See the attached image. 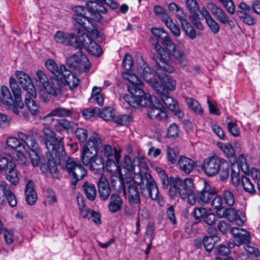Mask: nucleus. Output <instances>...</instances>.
<instances>
[{"mask_svg":"<svg viewBox=\"0 0 260 260\" xmlns=\"http://www.w3.org/2000/svg\"><path fill=\"white\" fill-rule=\"evenodd\" d=\"M45 146L48 150L46 158L41 164L40 169L43 173L55 174L58 164L65 162L66 169L71 178V185L73 189L77 182L83 179L87 173L84 168L73 158L63 156L65 154L61 141L56 138L55 132L49 128L43 129Z\"/></svg>","mask_w":260,"mask_h":260,"instance_id":"obj_1","label":"nucleus"},{"mask_svg":"<svg viewBox=\"0 0 260 260\" xmlns=\"http://www.w3.org/2000/svg\"><path fill=\"white\" fill-rule=\"evenodd\" d=\"M86 5L91 13V17H88L84 15H73V19L75 21V25L77 27H82L92 36L95 37L99 41H102L104 38L103 35L100 33L95 26V22L101 18L100 13H106L107 10L102 7L98 3L93 1H88Z\"/></svg>","mask_w":260,"mask_h":260,"instance_id":"obj_2","label":"nucleus"},{"mask_svg":"<svg viewBox=\"0 0 260 260\" xmlns=\"http://www.w3.org/2000/svg\"><path fill=\"white\" fill-rule=\"evenodd\" d=\"M101 144V140L98 134L94 133L84 145L83 149V164L84 166H89V169L94 173H97L104 168V159L97 155L98 148Z\"/></svg>","mask_w":260,"mask_h":260,"instance_id":"obj_3","label":"nucleus"},{"mask_svg":"<svg viewBox=\"0 0 260 260\" xmlns=\"http://www.w3.org/2000/svg\"><path fill=\"white\" fill-rule=\"evenodd\" d=\"M202 168L208 176H213L219 173V178L222 181L226 180L229 175L228 162L218 157H208L204 159Z\"/></svg>","mask_w":260,"mask_h":260,"instance_id":"obj_4","label":"nucleus"},{"mask_svg":"<svg viewBox=\"0 0 260 260\" xmlns=\"http://www.w3.org/2000/svg\"><path fill=\"white\" fill-rule=\"evenodd\" d=\"M53 87L48 88L49 94L54 96H60L66 84L68 85L71 89L77 87L80 83V80L76 75L67 68L59 78L53 77L51 78Z\"/></svg>","mask_w":260,"mask_h":260,"instance_id":"obj_5","label":"nucleus"},{"mask_svg":"<svg viewBox=\"0 0 260 260\" xmlns=\"http://www.w3.org/2000/svg\"><path fill=\"white\" fill-rule=\"evenodd\" d=\"M17 135L19 139L23 141L30 149L29 156L32 165L34 167L39 166L40 162L39 144L35 139V137L40 135L38 131L36 128H32L28 131L27 134L19 132Z\"/></svg>","mask_w":260,"mask_h":260,"instance_id":"obj_6","label":"nucleus"},{"mask_svg":"<svg viewBox=\"0 0 260 260\" xmlns=\"http://www.w3.org/2000/svg\"><path fill=\"white\" fill-rule=\"evenodd\" d=\"M143 84L138 85H129L127 87L129 92L131 93V96H125V100L129 106L135 108L146 106L150 104V100L156 101V96L150 94L145 93L143 90Z\"/></svg>","mask_w":260,"mask_h":260,"instance_id":"obj_7","label":"nucleus"},{"mask_svg":"<svg viewBox=\"0 0 260 260\" xmlns=\"http://www.w3.org/2000/svg\"><path fill=\"white\" fill-rule=\"evenodd\" d=\"M153 71L157 74L160 81L159 83L157 81L155 85H153V89L157 93H168V91H172L175 89V81L170 78L165 73L166 72L162 68H153ZM167 73H168L167 72Z\"/></svg>","mask_w":260,"mask_h":260,"instance_id":"obj_8","label":"nucleus"},{"mask_svg":"<svg viewBox=\"0 0 260 260\" xmlns=\"http://www.w3.org/2000/svg\"><path fill=\"white\" fill-rule=\"evenodd\" d=\"M102 151L104 157L107 158L106 166L107 171L112 172L114 170H118L121 150L117 148L113 149L110 145H105L103 146Z\"/></svg>","mask_w":260,"mask_h":260,"instance_id":"obj_9","label":"nucleus"},{"mask_svg":"<svg viewBox=\"0 0 260 260\" xmlns=\"http://www.w3.org/2000/svg\"><path fill=\"white\" fill-rule=\"evenodd\" d=\"M156 51L160 55V59L159 63L153 67V68H161L168 73H173L175 69L173 66L170 64L171 61V56L170 53L162 48L157 41L154 45Z\"/></svg>","mask_w":260,"mask_h":260,"instance_id":"obj_10","label":"nucleus"},{"mask_svg":"<svg viewBox=\"0 0 260 260\" xmlns=\"http://www.w3.org/2000/svg\"><path fill=\"white\" fill-rule=\"evenodd\" d=\"M146 186L141 188V194L146 198H151L153 200H158V203L162 205L163 201L158 197V189L155 180L151 175H146Z\"/></svg>","mask_w":260,"mask_h":260,"instance_id":"obj_11","label":"nucleus"},{"mask_svg":"<svg viewBox=\"0 0 260 260\" xmlns=\"http://www.w3.org/2000/svg\"><path fill=\"white\" fill-rule=\"evenodd\" d=\"M150 104H147L143 107H148L147 115L149 118L152 120H163L167 117V114L164 109L161 108V104L159 102L158 99L156 97V101L150 100Z\"/></svg>","mask_w":260,"mask_h":260,"instance_id":"obj_12","label":"nucleus"},{"mask_svg":"<svg viewBox=\"0 0 260 260\" xmlns=\"http://www.w3.org/2000/svg\"><path fill=\"white\" fill-rule=\"evenodd\" d=\"M178 180L180 181L179 184L175 185L176 189L174 190V195L170 196V197L173 199L178 194L182 199L185 200L193 189V180L192 179L189 178L182 181L180 178Z\"/></svg>","mask_w":260,"mask_h":260,"instance_id":"obj_13","label":"nucleus"},{"mask_svg":"<svg viewBox=\"0 0 260 260\" xmlns=\"http://www.w3.org/2000/svg\"><path fill=\"white\" fill-rule=\"evenodd\" d=\"M16 75L18 83L26 91L25 94L31 93V96H35L36 95V88L29 76L22 71H16Z\"/></svg>","mask_w":260,"mask_h":260,"instance_id":"obj_14","label":"nucleus"},{"mask_svg":"<svg viewBox=\"0 0 260 260\" xmlns=\"http://www.w3.org/2000/svg\"><path fill=\"white\" fill-rule=\"evenodd\" d=\"M208 7L212 15L220 23L230 26L234 25L233 20L222 9L212 3L209 4Z\"/></svg>","mask_w":260,"mask_h":260,"instance_id":"obj_15","label":"nucleus"},{"mask_svg":"<svg viewBox=\"0 0 260 260\" xmlns=\"http://www.w3.org/2000/svg\"><path fill=\"white\" fill-rule=\"evenodd\" d=\"M157 93L159 94L161 100L167 107L170 110L174 112L176 116L179 118L183 117L184 113L180 110L178 103L171 97L168 93L164 92Z\"/></svg>","mask_w":260,"mask_h":260,"instance_id":"obj_16","label":"nucleus"},{"mask_svg":"<svg viewBox=\"0 0 260 260\" xmlns=\"http://www.w3.org/2000/svg\"><path fill=\"white\" fill-rule=\"evenodd\" d=\"M224 214L225 218L230 222H234L239 226H242L246 220L245 214L234 208L226 209Z\"/></svg>","mask_w":260,"mask_h":260,"instance_id":"obj_17","label":"nucleus"},{"mask_svg":"<svg viewBox=\"0 0 260 260\" xmlns=\"http://www.w3.org/2000/svg\"><path fill=\"white\" fill-rule=\"evenodd\" d=\"M230 233L234 236V242L237 246L246 244L250 242V233L243 229L233 228L231 229Z\"/></svg>","mask_w":260,"mask_h":260,"instance_id":"obj_18","label":"nucleus"},{"mask_svg":"<svg viewBox=\"0 0 260 260\" xmlns=\"http://www.w3.org/2000/svg\"><path fill=\"white\" fill-rule=\"evenodd\" d=\"M5 198H6L11 207L16 206L17 200L15 196L8 188L6 182L0 181V204L3 203Z\"/></svg>","mask_w":260,"mask_h":260,"instance_id":"obj_19","label":"nucleus"},{"mask_svg":"<svg viewBox=\"0 0 260 260\" xmlns=\"http://www.w3.org/2000/svg\"><path fill=\"white\" fill-rule=\"evenodd\" d=\"M204 184L203 188L198 193V199L201 204L206 205L210 202L216 192L206 181H204Z\"/></svg>","mask_w":260,"mask_h":260,"instance_id":"obj_20","label":"nucleus"},{"mask_svg":"<svg viewBox=\"0 0 260 260\" xmlns=\"http://www.w3.org/2000/svg\"><path fill=\"white\" fill-rule=\"evenodd\" d=\"M138 74L153 88L157 82V80L153 72L146 64H143L137 70Z\"/></svg>","mask_w":260,"mask_h":260,"instance_id":"obj_21","label":"nucleus"},{"mask_svg":"<svg viewBox=\"0 0 260 260\" xmlns=\"http://www.w3.org/2000/svg\"><path fill=\"white\" fill-rule=\"evenodd\" d=\"M77 124L73 121L66 119H57L54 125L55 131L61 133L66 132L69 134L72 133L76 127Z\"/></svg>","mask_w":260,"mask_h":260,"instance_id":"obj_22","label":"nucleus"},{"mask_svg":"<svg viewBox=\"0 0 260 260\" xmlns=\"http://www.w3.org/2000/svg\"><path fill=\"white\" fill-rule=\"evenodd\" d=\"M92 39L85 32H82L80 29L78 30V35L73 41L72 46L78 49L85 48L86 49L90 45Z\"/></svg>","mask_w":260,"mask_h":260,"instance_id":"obj_23","label":"nucleus"},{"mask_svg":"<svg viewBox=\"0 0 260 260\" xmlns=\"http://www.w3.org/2000/svg\"><path fill=\"white\" fill-rule=\"evenodd\" d=\"M98 184L101 198L103 200H107L111 193V189L107 179L104 175L101 176Z\"/></svg>","mask_w":260,"mask_h":260,"instance_id":"obj_24","label":"nucleus"},{"mask_svg":"<svg viewBox=\"0 0 260 260\" xmlns=\"http://www.w3.org/2000/svg\"><path fill=\"white\" fill-rule=\"evenodd\" d=\"M37 94L34 96H31V93L25 95V103L30 114L34 116H37L41 111L39 105L36 102L35 99L37 98Z\"/></svg>","mask_w":260,"mask_h":260,"instance_id":"obj_25","label":"nucleus"},{"mask_svg":"<svg viewBox=\"0 0 260 260\" xmlns=\"http://www.w3.org/2000/svg\"><path fill=\"white\" fill-rule=\"evenodd\" d=\"M179 177H170L168 178L167 175L165 173L164 171H162V175L161 177V183L164 188H167L170 185V189L169 193L170 196L174 195V191L175 189V185L179 184V181L178 180Z\"/></svg>","mask_w":260,"mask_h":260,"instance_id":"obj_26","label":"nucleus"},{"mask_svg":"<svg viewBox=\"0 0 260 260\" xmlns=\"http://www.w3.org/2000/svg\"><path fill=\"white\" fill-rule=\"evenodd\" d=\"M45 66L47 70L53 74L54 76L52 77L57 78H59L62 75L66 69L63 64H61L58 67L56 62L51 59H48L46 61Z\"/></svg>","mask_w":260,"mask_h":260,"instance_id":"obj_27","label":"nucleus"},{"mask_svg":"<svg viewBox=\"0 0 260 260\" xmlns=\"http://www.w3.org/2000/svg\"><path fill=\"white\" fill-rule=\"evenodd\" d=\"M178 165L182 171L188 174L193 170L195 163L191 159L182 155L178 161Z\"/></svg>","mask_w":260,"mask_h":260,"instance_id":"obj_28","label":"nucleus"},{"mask_svg":"<svg viewBox=\"0 0 260 260\" xmlns=\"http://www.w3.org/2000/svg\"><path fill=\"white\" fill-rule=\"evenodd\" d=\"M127 199L129 203L134 206L141 202L140 194L138 188L134 184H129L127 188Z\"/></svg>","mask_w":260,"mask_h":260,"instance_id":"obj_29","label":"nucleus"},{"mask_svg":"<svg viewBox=\"0 0 260 260\" xmlns=\"http://www.w3.org/2000/svg\"><path fill=\"white\" fill-rule=\"evenodd\" d=\"M25 199L29 205H32L35 204L37 199V194L34 189V183L29 180L25 186Z\"/></svg>","mask_w":260,"mask_h":260,"instance_id":"obj_30","label":"nucleus"},{"mask_svg":"<svg viewBox=\"0 0 260 260\" xmlns=\"http://www.w3.org/2000/svg\"><path fill=\"white\" fill-rule=\"evenodd\" d=\"M4 171L6 172V179L12 184L16 185L19 182V178L15 162L13 161L10 162L7 170Z\"/></svg>","mask_w":260,"mask_h":260,"instance_id":"obj_31","label":"nucleus"},{"mask_svg":"<svg viewBox=\"0 0 260 260\" xmlns=\"http://www.w3.org/2000/svg\"><path fill=\"white\" fill-rule=\"evenodd\" d=\"M75 39V35L73 33H70L68 36L61 31H57L55 36L54 40L56 43L58 44L68 45L72 46L73 41Z\"/></svg>","mask_w":260,"mask_h":260,"instance_id":"obj_32","label":"nucleus"},{"mask_svg":"<svg viewBox=\"0 0 260 260\" xmlns=\"http://www.w3.org/2000/svg\"><path fill=\"white\" fill-rule=\"evenodd\" d=\"M170 55L176 59L181 66H185L187 63V59L185 56L184 52L178 47L176 45L168 51Z\"/></svg>","mask_w":260,"mask_h":260,"instance_id":"obj_33","label":"nucleus"},{"mask_svg":"<svg viewBox=\"0 0 260 260\" xmlns=\"http://www.w3.org/2000/svg\"><path fill=\"white\" fill-rule=\"evenodd\" d=\"M122 204V200L118 195L112 194L110 199L109 209L111 212L115 213L120 210Z\"/></svg>","mask_w":260,"mask_h":260,"instance_id":"obj_34","label":"nucleus"},{"mask_svg":"<svg viewBox=\"0 0 260 260\" xmlns=\"http://www.w3.org/2000/svg\"><path fill=\"white\" fill-rule=\"evenodd\" d=\"M221 238L218 236L214 235L210 236H205L203 239V244L205 250L210 252L213 248L214 245L220 241Z\"/></svg>","mask_w":260,"mask_h":260,"instance_id":"obj_35","label":"nucleus"},{"mask_svg":"<svg viewBox=\"0 0 260 260\" xmlns=\"http://www.w3.org/2000/svg\"><path fill=\"white\" fill-rule=\"evenodd\" d=\"M217 146L223 151L227 157L230 158L232 160H236V157L232 145L230 143H223L217 142Z\"/></svg>","mask_w":260,"mask_h":260,"instance_id":"obj_36","label":"nucleus"},{"mask_svg":"<svg viewBox=\"0 0 260 260\" xmlns=\"http://www.w3.org/2000/svg\"><path fill=\"white\" fill-rule=\"evenodd\" d=\"M163 22L166 26L169 28L171 32L176 37H179L181 32L179 27L173 23L172 19L169 15H165L163 18Z\"/></svg>","mask_w":260,"mask_h":260,"instance_id":"obj_37","label":"nucleus"},{"mask_svg":"<svg viewBox=\"0 0 260 260\" xmlns=\"http://www.w3.org/2000/svg\"><path fill=\"white\" fill-rule=\"evenodd\" d=\"M84 56L85 55L80 51H79L69 57L67 60V63L71 68L75 70L80 62H81V57Z\"/></svg>","mask_w":260,"mask_h":260,"instance_id":"obj_38","label":"nucleus"},{"mask_svg":"<svg viewBox=\"0 0 260 260\" xmlns=\"http://www.w3.org/2000/svg\"><path fill=\"white\" fill-rule=\"evenodd\" d=\"M37 76L38 80L41 83L43 87L45 88L47 92L49 94V90H48L49 87H53L52 86L51 78L53 77L51 76L50 79V81L45 74V73L41 71L38 70L37 72Z\"/></svg>","mask_w":260,"mask_h":260,"instance_id":"obj_39","label":"nucleus"},{"mask_svg":"<svg viewBox=\"0 0 260 260\" xmlns=\"http://www.w3.org/2000/svg\"><path fill=\"white\" fill-rule=\"evenodd\" d=\"M1 93L3 99L0 104L10 107L13 102V100L8 88L5 86H2Z\"/></svg>","mask_w":260,"mask_h":260,"instance_id":"obj_40","label":"nucleus"},{"mask_svg":"<svg viewBox=\"0 0 260 260\" xmlns=\"http://www.w3.org/2000/svg\"><path fill=\"white\" fill-rule=\"evenodd\" d=\"M83 188L87 198L90 201H93L96 195L95 186L91 183L85 182L83 185Z\"/></svg>","mask_w":260,"mask_h":260,"instance_id":"obj_41","label":"nucleus"},{"mask_svg":"<svg viewBox=\"0 0 260 260\" xmlns=\"http://www.w3.org/2000/svg\"><path fill=\"white\" fill-rule=\"evenodd\" d=\"M101 88L97 86H94L92 88L91 97L89 99V101L92 102L95 101L97 104L100 106H102L104 103V95L101 93Z\"/></svg>","mask_w":260,"mask_h":260,"instance_id":"obj_42","label":"nucleus"},{"mask_svg":"<svg viewBox=\"0 0 260 260\" xmlns=\"http://www.w3.org/2000/svg\"><path fill=\"white\" fill-rule=\"evenodd\" d=\"M78 203L81 217L84 219H91L93 216L94 211L86 208L83 200L81 199L80 201L78 197Z\"/></svg>","mask_w":260,"mask_h":260,"instance_id":"obj_43","label":"nucleus"},{"mask_svg":"<svg viewBox=\"0 0 260 260\" xmlns=\"http://www.w3.org/2000/svg\"><path fill=\"white\" fill-rule=\"evenodd\" d=\"M180 23L186 34L191 39H194L196 38L197 34L195 29L185 18L180 21Z\"/></svg>","mask_w":260,"mask_h":260,"instance_id":"obj_44","label":"nucleus"},{"mask_svg":"<svg viewBox=\"0 0 260 260\" xmlns=\"http://www.w3.org/2000/svg\"><path fill=\"white\" fill-rule=\"evenodd\" d=\"M6 143L8 146L16 150L20 151L25 150V145L19 140L15 137H9L7 139Z\"/></svg>","mask_w":260,"mask_h":260,"instance_id":"obj_45","label":"nucleus"},{"mask_svg":"<svg viewBox=\"0 0 260 260\" xmlns=\"http://www.w3.org/2000/svg\"><path fill=\"white\" fill-rule=\"evenodd\" d=\"M53 115L60 118L71 117L73 114L72 109H67L63 107H59L52 110Z\"/></svg>","mask_w":260,"mask_h":260,"instance_id":"obj_46","label":"nucleus"},{"mask_svg":"<svg viewBox=\"0 0 260 260\" xmlns=\"http://www.w3.org/2000/svg\"><path fill=\"white\" fill-rule=\"evenodd\" d=\"M81 62L78 65L75 71L79 74H82L84 72L86 73L90 68V63L87 57L85 55L82 56L81 59Z\"/></svg>","mask_w":260,"mask_h":260,"instance_id":"obj_47","label":"nucleus"},{"mask_svg":"<svg viewBox=\"0 0 260 260\" xmlns=\"http://www.w3.org/2000/svg\"><path fill=\"white\" fill-rule=\"evenodd\" d=\"M222 198L224 203L230 207H232L235 203V199L234 193L230 190L224 189L222 191Z\"/></svg>","mask_w":260,"mask_h":260,"instance_id":"obj_48","label":"nucleus"},{"mask_svg":"<svg viewBox=\"0 0 260 260\" xmlns=\"http://www.w3.org/2000/svg\"><path fill=\"white\" fill-rule=\"evenodd\" d=\"M241 182L244 190L250 193H254L255 192L253 183L251 181L249 178L247 176L241 177Z\"/></svg>","mask_w":260,"mask_h":260,"instance_id":"obj_49","label":"nucleus"},{"mask_svg":"<svg viewBox=\"0 0 260 260\" xmlns=\"http://www.w3.org/2000/svg\"><path fill=\"white\" fill-rule=\"evenodd\" d=\"M168 8L171 12L176 15L180 21L184 18V14L183 10L175 3H170L169 5Z\"/></svg>","mask_w":260,"mask_h":260,"instance_id":"obj_50","label":"nucleus"},{"mask_svg":"<svg viewBox=\"0 0 260 260\" xmlns=\"http://www.w3.org/2000/svg\"><path fill=\"white\" fill-rule=\"evenodd\" d=\"M86 50L91 54L96 56H100L103 53V51L101 47L93 40Z\"/></svg>","mask_w":260,"mask_h":260,"instance_id":"obj_51","label":"nucleus"},{"mask_svg":"<svg viewBox=\"0 0 260 260\" xmlns=\"http://www.w3.org/2000/svg\"><path fill=\"white\" fill-rule=\"evenodd\" d=\"M102 119L106 121H109L113 119L114 116V112L111 107H106L102 111L100 110L98 114Z\"/></svg>","mask_w":260,"mask_h":260,"instance_id":"obj_52","label":"nucleus"},{"mask_svg":"<svg viewBox=\"0 0 260 260\" xmlns=\"http://www.w3.org/2000/svg\"><path fill=\"white\" fill-rule=\"evenodd\" d=\"M186 6L190 13L193 14L194 16L198 15L199 7L196 0H186Z\"/></svg>","mask_w":260,"mask_h":260,"instance_id":"obj_53","label":"nucleus"},{"mask_svg":"<svg viewBox=\"0 0 260 260\" xmlns=\"http://www.w3.org/2000/svg\"><path fill=\"white\" fill-rule=\"evenodd\" d=\"M185 101L188 106L194 112L199 114L202 113V109L200 104L196 100L190 98H187Z\"/></svg>","mask_w":260,"mask_h":260,"instance_id":"obj_54","label":"nucleus"},{"mask_svg":"<svg viewBox=\"0 0 260 260\" xmlns=\"http://www.w3.org/2000/svg\"><path fill=\"white\" fill-rule=\"evenodd\" d=\"M167 154L168 161L172 164L176 162V157L179 155V152L176 148L170 146L167 147Z\"/></svg>","mask_w":260,"mask_h":260,"instance_id":"obj_55","label":"nucleus"},{"mask_svg":"<svg viewBox=\"0 0 260 260\" xmlns=\"http://www.w3.org/2000/svg\"><path fill=\"white\" fill-rule=\"evenodd\" d=\"M230 15L235 13V6L233 0H218Z\"/></svg>","mask_w":260,"mask_h":260,"instance_id":"obj_56","label":"nucleus"},{"mask_svg":"<svg viewBox=\"0 0 260 260\" xmlns=\"http://www.w3.org/2000/svg\"><path fill=\"white\" fill-rule=\"evenodd\" d=\"M122 76L123 78L127 80L129 82V85H138L139 84L142 83L135 74L124 73L122 74Z\"/></svg>","mask_w":260,"mask_h":260,"instance_id":"obj_57","label":"nucleus"},{"mask_svg":"<svg viewBox=\"0 0 260 260\" xmlns=\"http://www.w3.org/2000/svg\"><path fill=\"white\" fill-rule=\"evenodd\" d=\"M227 128L229 132L233 136L235 137H238L240 136V132L236 122L228 121L227 122Z\"/></svg>","mask_w":260,"mask_h":260,"instance_id":"obj_58","label":"nucleus"},{"mask_svg":"<svg viewBox=\"0 0 260 260\" xmlns=\"http://www.w3.org/2000/svg\"><path fill=\"white\" fill-rule=\"evenodd\" d=\"M75 134L78 140L81 142H85L88 137L87 131L84 128H77Z\"/></svg>","mask_w":260,"mask_h":260,"instance_id":"obj_59","label":"nucleus"},{"mask_svg":"<svg viewBox=\"0 0 260 260\" xmlns=\"http://www.w3.org/2000/svg\"><path fill=\"white\" fill-rule=\"evenodd\" d=\"M132 117L128 115H123L117 116L115 122L119 125H126L130 123L132 121Z\"/></svg>","mask_w":260,"mask_h":260,"instance_id":"obj_60","label":"nucleus"},{"mask_svg":"<svg viewBox=\"0 0 260 260\" xmlns=\"http://www.w3.org/2000/svg\"><path fill=\"white\" fill-rule=\"evenodd\" d=\"M211 206L217 211H220L223 208L222 197L220 196H215L212 201Z\"/></svg>","mask_w":260,"mask_h":260,"instance_id":"obj_61","label":"nucleus"},{"mask_svg":"<svg viewBox=\"0 0 260 260\" xmlns=\"http://www.w3.org/2000/svg\"><path fill=\"white\" fill-rule=\"evenodd\" d=\"M206 23L213 34H217L219 32L220 30L219 25L212 17L207 20Z\"/></svg>","mask_w":260,"mask_h":260,"instance_id":"obj_62","label":"nucleus"},{"mask_svg":"<svg viewBox=\"0 0 260 260\" xmlns=\"http://www.w3.org/2000/svg\"><path fill=\"white\" fill-rule=\"evenodd\" d=\"M207 210L202 207L195 208L193 212V215L196 220L204 218L207 213Z\"/></svg>","mask_w":260,"mask_h":260,"instance_id":"obj_63","label":"nucleus"},{"mask_svg":"<svg viewBox=\"0 0 260 260\" xmlns=\"http://www.w3.org/2000/svg\"><path fill=\"white\" fill-rule=\"evenodd\" d=\"M100 109L98 107H94L92 109H86L82 111V115L86 119H90L93 115L98 114L99 113Z\"/></svg>","mask_w":260,"mask_h":260,"instance_id":"obj_64","label":"nucleus"}]
</instances>
